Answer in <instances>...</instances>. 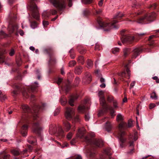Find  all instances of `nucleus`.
Segmentation results:
<instances>
[{
  "label": "nucleus",
  "instance_id": "f257e3e1",
  "mask_svg": "<svg viewBox=\"0 0 159 159\" xmlns=\"http://www.w3.org/2000/svg\"><path fill=\"white\" fill-rule=\"evenodd\" d=\"M52 3L53 6L58 8L60 10L64 9L66 6V0H49ZM69 1L68 6L71 7L72 5V0H68Z\"/></svg>",
  "mask_w": 159,
  "mask_h": 159
},
{
  "label": "nucleus",
  "instance_id": "f03ea898",
  "mask_svg": "<svg viewBox=\"0 0 159 159\" xmlns=\"http://www.w3.org/2000/svg\"><path fill=\"white\" fill-rule=\"evenodd\" d=\"M29 7L30 10L32 12V15L33 17L36 20H39V15L38 8L33 1H31L30 2L29 5Z\"/></svg>",
  "mask_w": 159,
  "mask_h": 159
},
{
  "label": "nucleus",
  "instance_id": "7ed1b4c3",
  "mask_svg": "<svg viewBox=\"0 0 159 159\" xmlns=\"http://www.w3.org/2000/svg\"><path fill=\"white\" fill-rule=\"evenodd\" d=\"M156 14L154 12L146 14L144 16L139 18L137 21L138 23H144L146 21H152L156 17Z\"/></svg>",
  "mask_w": 159,
  "mask_h": 159
},
{
  "label": "nucleus",
  "instance_id": "20e7f679",
  "mask_svg": "<svg viewBox=\"0 0 159 159\" xmlns=\"http://www.w3.org/2000/svg\"><path fill=\"white\" fill-rule=\"evenodd\" d=\"M118 21L116 20H114L112 23H108L101 22V26L102 27L107 28V29L104 30L105 31H108L113 28L117 29L115 24L117 23Z\"/></svg>",
  "mask_w": 159,
  "mask_h": 159
},
{
  "label": "nucleus",
  "instance_id": "39448f33",
  "mask_svg": "<svg viewBox=\"0 0 159 159\" xmlns=\"http://www.w3.org/2000/svg\"><path fill=\"white\" fill-rule=\"evenodd\" d=\"M100 104L104 107V108L107 110L108 109L110 111V113L111 117H114L115 115L114 114L115 111L112 107H108V106L105 104V100L104 97H102L100 98Z\"/></svg>",
  "mask_w": 159,
  "mask_h": 159
},
{
  "label": "nucleus",
  "instance_id": "423d86ee",
  "mask_svg": "<svg viewBox=\"0 0 159 159\" xmlns=\"http://www.w3.org/2000/svg\"><path fill=\"white\" fill-rule=\"evenodd\" d=\"M75 112V110L72 108L70 107H66L65 113V116L66 119L68 120H70L74 115Z\"/></svg>",
  "mask_w": 159,
  "mask_h": 159
},
{
  "label": "nucleus",
  "instance_id": "0eeeda50",
  "mask_svg": "<svg viewBox=\"0 0 159 159\" xmlns=\"http://www.w3.org/2000/svg\"><path fill=\"white\" fill-rule=\"evenodd\" d=\"M134 36L130 35L123 36L121 39L122 43H129L132 42L134 39Z\"/></svg>",
  "mask_w": 159,
  "mask_h": 159
},
{
  "label": "nucleus",
  "instance_id": "6e6552de",
  "mask_svg": "<svg viewBox=\"0 0 159 159\" xmlns=\"http://www.w3.org/2000/svg\"><path fill=\"white\" fill-rule=\"evenodd\" d=\"M120 132L118 134V138L120 140L121 143H120V147L121 148H123L124 146L123 143H124L126 140V139L123 137L125 134L124 131L122 130H120Z\"/></svg>",
  "mask_w": 159,
  "mask_h": 159
},
{
  "label": "nucleus",
  "instance_id": "1a4fd4ad",
  "mask_svg": "<svg viewBox=\"0 0 159 159\" xmlns=\"http://www.w3.org/2000/svg\"><path fill=\"white\" fill-rule=\"evenodd\" d=\"M33 131L36 133L40 134L42 130V128L40 127L38 122L34 123L33 127Z\"/></svg>",
  "mask_w": 159,
  "mask_h": 159
},
{
  "label": "nucleus",
  "instance_id": "9d476101",
  "mask_svg": "<svg viewBox=\"0 0 159 159\" xmlns=\"http://www.w3.org/2000/svg\"><path fill=\"white\" fill-rule=\"evenodd\" d=\"M142 50L140 48H136L133 50V53L132 55V58L135 59L140 54Z\"/></svg>",
  "mask_w": 159,
  "mask_h": 159
},
{
  "label": "nucleus",
  "instance_id": "9b49d317",
  "mask_svg": "<svg viewBox=\"0 0 159 159\" xmlns=\"http://www.w3.org/2000/svg\"><path fill=\"white\" fill-rule=\"evenodd\" d=\"M85 133V129H79L77 134V137L82 139L84 138V135Z\"/></svg>",
  "mask_w": 159,
  "mask_h": 159
},
{
  "label": "nucleus",
  "instance_id": "f8f14e48",
  "mask_svg": "<svg viewBox=\"0 0 159 159\" xmlns=\"http://www.w3.org/2000/svg\"><path fill=\"white\" fill-rule=\"evenodd\" d=\"M28 128V126L26 125H24L21 128V133L24 137L26 136L27 135Z\"/></svg>",
  "mask_w": 159,
  "mask_h": 159
},
{
  "label": "nucleus",
  "instance_id": "ddd939ff",
  "mask_svg": "<svg viewBox=\"0 0 159 159\" xmlns=\"http://www.w3.org/2000/svg\"><path fill=\"white\" fill-rule=\"evenodd\" d=\"M78 96L77 95L71 96L69 101V104L72 106H73L74 102L78 98Z\"/></svg>",
  "mask_w": 159,
  "mask_h": 159
},
{
  "label": "nucleus",
  "instance_id": "4468645a",
  "mask_svg": "<svg viewBox=\"0 0 159 159\" xmlns=\"http://www.w3.org/2000/svg\"><path fill=\"white\" fill-rule=\"evenodd\" d=\"M126 74H127L128 76V78L129 79L130 75V70L128 68L126 69V71H124L122 72L121 74V76L122 78H126Z\"/></svg>",
  "mask_w": 159,
  "mask_h": 159
},
{
  "label": "nucleus",
  "instance_id": "2eb2a0df",
  "mask_svg": "<svg viewBox=\"0 0 159 159\" xmlns=\"http://www.w3.org/2000/svg\"><path fill=\"white\" fill-rule=\"evenodd\" d=\"M93 143L98 147H101L103 145V141L102 140H95Z\"/></svg>",
  "mask_w": 159,
  "mask_h": 159
},
{
  "label": "nucleus",
  "instance_id": "dca6fc26",
  "mask_svg": "<svg viewBox=\"0 0 159 159\" xmlns=\"http://www.w3.org/2000/svg\"><path fill=\"white\" fill-rule=\"evenodd\" d=\"M63 125L65 131L68 132L71 128L70 124L68 122L66 121L64 122Z\"/></svg>",
  "mask_w": 159,
  "mask_h": 159
},
{
  "label": "nucleus",
  "instance_id": "f3484780",
  "mask_svg": "<svg viewBox=\"0 0 159 159\" xmlns=\"http://www.w3.org/2000/svg\"><path fill=\"white\" fill-rule=\"evenodd\" d=\"M7 53V52L5 50H2L0 51V63L4 62L5 57L3 55Z\"/></svg>",
  "mask_w": 159,
  "mask_h": 159
},
{
  "label": "nucleus",
  "instance_id": "a211bd4d",
  "mask_svg": "<svg viewBox=\"0 0 159 159\" xmlns=\"http://www.w3.org/2000/svg\"><path fill=\"white\" fill-rule=\"evenodd\" d=\"M104 152L106 154L109 156V159H114L113 157L111 156V150L110 148H107L106 149L104 150Z\"/></svg>",
  "mask_w": 159,
  "mask_h": 159
},
{
  "label": "nucleus",
  "instance_id": "6ab92c4d",
  "mask_svg": "<svg viewBox=\"0 0 159 159\" xmlns=\"http://www.w3.org/2000/svg\"><path fill=\"white\" fill-rule=\"evenodd\" d=\"M11 153L14 155L18 156L20 154L19 150L18 149H13L11 151Z\"/></svg>",
  "mask_w": 159,
  "mask_h": 159
},
{
  "label": "nucleus",
  "instance_id": "aec40b11",
  "mask_svg": "<svg viewBox=\"0 0 159 159\" xmlns=\"http://www.w3.org/2000/svg\"><path fill=\"white\" fill-rule=\"evenodd\" d=\"M21 108L25 112H29L30 111L29 107L27 105L23 104L22 105Z\"/></svg>",
  "mask_w": 159,
  "mask_h": 159
},
{
  "label": "nucleus",
  "instance_id": "412c9836",
  "mask_svg": "<svg viewBox=\"0 0 159 159\" xmlns=\"http://www.w3.org/2000/svg\"><path fill=\"white\" fill-rule=\"evenodd\" d=\"M126 125V124L124 122H122L120 123L119 126V129L120 130H122L125 129V126Z\"/></svg>",
  "mask_w": 159,
  "mask_h": 159
},
{
  "label": "nucleus",
  "instance_id": "4be33fe9",
  "mask_svg": "<svg viewBox=\"0 0 159 159\" xmlns=\"http://www.w3.org/2000/svg\"><path fill=\"white\" fill-rule=\"evenodd\" d=\"M56 129L55 125H50L49 128V132L51 134H54Z\"/></svg>",
  "mask_w": 159,
  "mask_h": 159
},
{
  "label": "nucleus",
  "instance_id": "5701e85b",
  "mask_svg": "<svg viewBox=\"0 0 159 159\" xmlns=\"http://www.w3.org/2000/svg\"><path fill=\"white\" fill-rule=\"evenodd\" d=\"M82 67L80 66L76 67L75 69V72L76 74H80L82 72Z\"/></svg>",
  "mask_w": 159,
  "mask_h": 159
},
{
  "label": "nucleus",
  "instance_id": "b1692460",
  "mask_svg": "<svg viewBox=\"0 0 159 159\" xmlns=\"http://www.w3.org/2000/svg\"><path fill=\"white\" fill-rule=\"evenodd\" d=\"M7 152L5 151H2L0 152V155L2 154H5L3 157V159H9L10 155L9 154H6Z\"/></svg>",
  "mask_w": 159,
  "mask_h": 159
},
{
  "label": "nucleus",
  "instance_id": "393cba45",
  "mask_svg": "<svg viewBox=\"0 0 159 159\" xmlns=\"http://www.w3.org/2000/svg\"><path fill=\"white\" fill-rule=\"evenodd\" d=\"M78 61L82 64H83L84 63V59L83 56H80L77 59Z\"/></svg>",
  "mask_w": 159,
  "mask_h": 159
},
{
  "label": "nucleus",
  "instance_id": "a878e982",
  "mask_svg": "<svg viewBox=\"0 0 159 159\" xmlns=\"http://www.w3.org/2000/svg\"><path fill=\"white\" fill-rule=\"evenodd\" d=\"M123 52L124 55L126 57L127 56L130 52V49L128 48H125L124 49Z\"/></svg>",
  "mask_w": 159,
  "mask_h": 159
},
{
  "label": "nucleus",
  "instance_id": "bb28decb",
  "mask_svg": "<svg viewBox=\"0 0 159 159\" xmlns=\"http://www.w3.org/2000/svg\"><path fill=\"white\" fill-rule=\"evenodd\" d=\"M87 67L89 68H91L93 66V63L90 60H88L87 62Z\"/></svg>",
  "mask_w": 159,
  "mask_h": 159
},
{
  "label": "nucleus",
  "instance_id": "cd10ccee",
  "mask_svg": "<svg viewBox=\"0 0 159 159\" xmlns=\"http://www.w3.org/2000/svg\"><path fill=\"white\" fill-rule=\"evenodd\" d=\"M150 98L154 100H157V96L155 92H153L151 94Z\"/></svg>",
  "mask_w": 159,
  "mask_h": 159
},
{
  "label": "nucleus",
  "instance_id": "c85d7f7f",
  "mask_svg": "<svg viewBox=\"0 0 159 159\" xmlns=\"http://www.w3.org/2000/svg\"><path fill=\"white\" fill-rule=\"evenodd\" d=\"M105 126L106 130L108 132H109L110 131L109 129L111 128V125L110 123L109 122H107L106 123Z\"/></svg>",
  "mask_w": 159,
  "mask_h": 159
},
{
  "label": "nucleus",
  "instance_id": "c756f323",
  "mask_svg": "<svg viewBox=\"0 0 159 159\" xmlns=\"http://www.w3.org/2000/svg\"><path fill=\"white\" fill-rule=\"evenodd\" d=\"M37 23L35 21H33L31 23L30 26L33 29L36 28L37 27Z\"/></svg>",
  "mask_w": 159,
  "mask_h": 159
},
{
  "label": "nucleus",
  "instance_id": "7c9ffc66",
  "mask_svg": "<svg viewBox=\"0 0 159 159\" xmlns=\"http://www.w3.org/2000/svg\"><path fill=\"white\" fill-rule=\"evenodd\" d=\"M123 119V117L120 114H118L116 117V120L117 121H121Z\"/></svg>",
  "mask_w": 159,
  "mask_h": 159
},
{
  "label": "nucleus",
  "instance_id": "2f4dec72",
  "mask_svg": "<svg viewBox=\"0 0 159 159\" xmlns=\"http://www.w3.org/2000/svg\"><path fill=\"white\" fill-rule=\"evenodd\" d=\"M85 108L84 106H80L78 108V111L79 112H83Z\"/></svg>",
  "mask_w": 159,
  "mask_h": 159
},
{
  "label": "nucleus",
  "instance_id": "473e14b6",
  "mask_svg": "<svg viewBox=\"0 0 159 159\" xmlns=\"http://www.w3.org/2000/svg\"><path fill=\"white\" fill-rule=\"evenodd\" d=\"M76 63L75 61L72 60L69 62V66L71 67H73L76 64Z\"/></svg>",
  "mask_w": 159,
  "mask_h": 159
},
{
  "label": "nucleus",
  "instance_id": "72a5a7b5",
  "mask_svg": "<svg viewBox=\"0 0 159 159\" xmlns=\"http://www.w3.org/2000/svg\"><path fill=\"white\" fill-rule=\"evenodd\" d=\"M42 16L43 18L48 17L49 16L48 12L46 11H44L42 14Z\"/></svg>",
  "mask_w": 159,
  "mask_h": 159
},
{
  "label": "nucleus",
  "instance_id": "f704fd0d",
  "mask_svg": "<svg viewBox=\"0 0 159 159\" xmlns=\"http://www.w3.org/2000/svg\"><path fill=\"white\" fill-rule=\"evenodd\" d=\"M119 51V49L117 48H113L112 50V52L113 54H116Z\"/></svg>",
  "mask_w": 159,
  "mask_h": 159
},
{
  "label": "nucleus",
  "instance_id": "c9c22d12",
  "mask_svg": "<svg viewBox=\"0 0 159 159\" xmlns=\"http://www.w3.org/2000/svg\"><path fill=\"white\" fill-rule=\"evenodd\" d=\"M101 47L98 43H96L95 47V49L96 50H99L101 49Z\"/></svg>",
  "mask_w": 159,
  "mask_h": 159
},
{
  "label": "nucleus",
  "instance_id": "e433bc0d",
  "mask_svg": "<svg viewBox=\"0 0 159 159\" xmlns=\"http://www.w3.org/2000/svg\"><path fill=\"white\" fill-rule=\"evenodd\" d=\"M123 14L122 13L119 12L115 16V18H121L123 16Z\"/></svg>",
  "mask_w": 159,
  "mask_h": 159
},
{
  "label": "nucleus",
  "instance_id": "4c0bfd02",
  "mask_svg": "<svg viewBox=\"0 0 159 159\" xmlns=\"http://www.w3.org/2000/svg\"><path fill=\"white\" fill-rule=\"evenodd\" d=\"M92 2V0H83V2L85 4H88L91 3Z\"/></svg>",
  "mask_w": 159,
  "mask_h": 159
},
{
  "label": "nucleus",
  "instance_id": "58836bf2",
  "mask_svg": "<svg viewBox=\"0 0 159 159\" xmlns=\"http://www.w3.org/2000/svg\"><path fill=\"white\" fill-rule=\"evenodd\" d=\"M128 126L129 127H130L133 126L132 121L131 120L128 121Z\"/></svg>",
  "mask_w": 159,
  "mask_h": 159
},
{
  "label": "nucleus",
  "instance_id": "ea45409f",
  "mask_svg": "<svg viewBox=\"0 0 159 159\" xmlns=\"http://www.w3.org/2000/svg\"><path fill=\"white\" fill-rule=\"evenodd\" d=\"M72 134L71 132H70L67 135V138L68 139H70L72 137Z\"/></svg>",
  "mask_w": 159,
  "mask_h": 159
},
{
  "label": "nucleus",
  "instance_id": "a19ab883",
  "mask_svg": "<svg viewBox=\"0 0 159 159\" xmlns=\"http://www.w3.org/2000/svg\"><path fill=\"white\" fill-rule=\"evenodd\" d=\"M84 140L87 142L89 143L91 142V140L88 136H86L84 138Z\"/></svg>",
  "mask_w": 159,
  "mask_h": 159
},
{
  "label": "nucleus",
  "instance_id": "79ce46f5",
  "mask_svg": "<svg viewBox=\"0 0 159 159\" xmlns=\"http://www.w3.org/2000/svg\"><path fill=\"white\" fill-rule=\"evenodd\" d=\"M135 84V81H132L131 83L130 84V87H129L130 89H131L132 88H133L134 87V86Z\"/></svg>",
  "mask_w": 159,
  "mask_h": 159
},
{
  "label": "nucleus",
  "instance_id": "37998d69",
  "mask_svg": "<svg viewBox=\"0 0 159 159\" xmlns=\"http://www.w3.org/2000/svg\"><path fill=\"white\" fill-rule=\"evenodd\" d=\"M153 79L156 80L157 83H159V79L158 78V77L157 76H155L152 77Z\"/></svg>",
  "mask_w": 159,
  "mask_h": 159
},
{
  "label": "nucleus",
  "instance_id": "c03bdc74",
  "mask_svg": "<svg viewBox=\"0 0 159 159\" xmlns=\"http://www.w3.org/2000/svg\"><path fill=\"white\" fill-rule=\"evenodd\" d=\"M6 98V97L5 96H3L2 94V92L1 91H0V100H5Z\"/></svg>",
  "mask_w": 159,
  "mask_h": 159
},
{
  "label": "nucleus",
  "instance_id": "a18cd8bd",
  "mask_svg": "<svg viewBox=\"0 0 159 159\" xmlns=\"http://www.w3.org/2000/svg\"><path fill=\"white\" fill-rule=\"evenodd\" d=\"M50 13L52 15L56 14L57 13V11L55 10H51L50 11Z\"/></svg>",
  "mask_w": 159,
  "mask_h": 159
},
{
  "label": "nucleus",
  "instance_id": "49530a36",
  "mask_svg": "<svg viewBox=\"0 0 159 159\" xmlns=\"http://www.w3.org/2000/svg\"><path fill=\"white\" fill-rule=\"evenodd\" d=\"M15 53V51L14 50L12 49L11 50L9 54L10 56H13Z\"/></svg>",
  "mask_w": 159,
  "mask_h": 159
},
{
  "label": "nucleus",
  "instance_id": "de8ad7c7",
  "mask_svg": "<svg viewBox=\"0 0 159 159\" xmlns=\"http://www.w3.org/2000/svg\"><path fill=\"white\" fill-rule=\"evenodd\" d=\"M107 100L110 102L113 101V98L112 97H108L107 98Z\"/></svg>",
  "mask_w": 159,
  "mask_h": 159
},
{
  "label": "nucleus",
  "instance_id": "09e8293b",
  "mask_svg": "<svg viewBox=\"0 0 159 159\" xmlns=\"http://www.w3.org/2000/svg\"><path fill=\"white\" fill-rule=\"evenodd\" d=\"M49 24V22L47 21H43V25L44 27L46 26L47 25Z\"/></svg>",
  "mask_w": 159,
  "mask_h": 159
},
{
  "label": "nucleus",
  "instance_id": "8fccbe9b",
  "mask_svg": "<svg viewBox=\"0 0 159 159\" xmlns=\"http://www.w3.org/2000/svg\"><path fill=\"white\" fill-rule=\"evenodd\" d=\"M113 105L115 108H116L118 107V106H117V103L116 101H113Z\"/></svg>",
  "mask_w": 159,
  "mask_h": 159
},
{
  "label": "nucleus",
  "instance_id": "3c124183",
  "mask_svg": "<svg viewBox=\"0 0 159 159\" xmlns=\"http://www.w3.org/2000/svg\"><path fill=\"white\" fill-rule=\"evenodd\" d=\"M90 119V117L89 114L85 115V119L86 121H88Z\"/></svg>",
  "mask_w": 159,
  "mask_h": 159
},
{
  "label": "nucleus",
  "instance_id": "603ef678",
  "mask_svg": "<svg viewBox=\"0 0 159 159\" xmlns=\"http://www.w3.org/2000/svg\"><path fill=\"white\" fill-rule=\"evenodd\" d=\"M38 86H34V85H32L31 87V90L32 91H34L37 87Z\"/></svg>",
  "mask_w": 159,
  "mask_h": 159
},
{
  "label": "nucleus",
  "instance_id": "864d4df0",
  "mask_svg": "<svg viewBox=\"0 0 159 159\" xmlns=\"http://www.w3.org/2000/svg\"><path fill=\"white\" fill-rule=\"evenodd\" d=\"M155 106H156V105L155 104L151 103L149 105V108L150 109H152V108L155 107Z\"/></svg>",
  "mask_w": 159,
  "mask_h": 159
},
{
  "label": "nucleus",
  "instance_id": "5fc2aeb1",
  "mask_svg": "<svg viewBox=\"0 0 159 159\" xmlns=\"http://www.w3.org/2000/svg\"><path fill=\"white\" fill-rule=\"evenodd\" d=\"M59 112V110L58 109H56L55 111L54 112V116H56L57 115Z\"/></svg>",
  "mask_w": 159,
  "mask_h": 159
},
{
  "label": "nucleus",
  "instance_id": "6e6d98bb",
  "mask_svg": "<svg viewBox=\"0 0 159 159\" xmlns=\"http://www.w3.org/2000/svg\"><path fill=\"white\" fill-rule=\"evenodd\" d=\"M61 103L62 105H65L66 103V101L65 100H61Z\"/></svg>",
  "mask_w": 159,
  "mask_h": 159
},
{
  "label": "nucleus",
  "instance_id": "4d7b16f0",
  "mask_svg": "<svg viewBox=\"0 0 159 159\" xmlns=\"http://www.w3.org/2000/svg\"><path fill=\"white\" fill-rule=\"evenodd\" d=\"M6 35L5 33L3 31H0V35L2 36L3 37H4Z\"/></svg>",
  "mask_w": 159,
  "mask_h": 159
},
{
  "label": "nucleus",
  "instance_id": "13d9d810",
  "mask_svg": "<svg viewBox=\"0 0 159 159\" xmlns=\"http://www.w3.org/2000/svg\"><path fill=\"white\" fill-rule=\"evenodd\" d=\"M156 37V36L155 35H152L149 37L148 40H149V41H150V40H151L152 39L154 38H155Z\"/></svg>",
  "mask_w": 159,
  "mask_h": 159
},
{
  "label": "nucleus",
  "instance_id": "bf43d9fd",
  "mask_svg": "<svg viewBox=\"0 0 159 159\" xmlns=\"http://www.w3.org/2000/svg\"><path fill=\"white\" fill-rule=\"evenodd\" d=\"M157 6L156 4L155 3H153L152 5H151L150 7H152L153 9H155L156 8Z\"/></svg>",
  "mask_w": 159,
  "mask_h": 159
},
{
  "label": "nucleus",
  "instance_id": "052dcab7",
  "mask_svg": "<svg viewBox=\"0 0 159 159\" xmlns=\"http://www.w3.org/2000/svg\"><path fill=\"white\" fill-rule=\"evenodd\" d=\"M103 0H100L98 2V5L101 6H102L103 3Z\"/></svg>",
  "mask_w": 159,
  "mask_h": 159
},
{
  "label": "nucleus",
  "instance_id": "680f3d73",
  "mask_svg": "<svg viewBox=\"0 0 159 159\" xmlns=\"http://www.w3.org/2000/svg\"><path fill=\"white\" fill-rule=\"evenodd\" d=\"M100 86L101 88H104L106 87V84L104 83H103L100 85Z\"/></svg>",
  "mask_w": 159,
  "mask_h": 159
},
{
  "label": "nucleus",
  "instance_id": "e2e57ef3",
  "mask_svg": "<svg viewBox=\"0 0 159 159\" xmlns=\"http://www.w3.org/2000/svg\"><path fill=\"white\" fill-rule=\"evenodd\" d=\"M62 81V79L61 78H59L58 79V81H57V84L59 85L60 83Z\"/></svg>",
  "mask_w": 159,
  "mask_h": 159
},
{
  "label": "nucleus",
  "instance_id": "0e129e2a",
  "mask_svg": "<svg viewBox=\"0 0 159 159\" xmlns=\"http://www.w3.org/2000/svg\"><path fill=\"white\" fill-rule=\"evenodd\" d=\"M19 33L20 35L21 36H23L24 34V33L23 30H20Z\"/></svg>",
  "mask_w": 159,
  "mask_h": 159
},
{
  "label": "nucleus",
  "instance_id": "69168bd1",
  "mask_svg": "<svg viewBox=\"0 0 159 159\" xmlns=\"http://www.w3.org/2000/svg\"><path fill=\"white\" fill-rule=\"evenodd\" d=\"M100 81L102 83H104L105 81V79L101 77L100 79Z\"/></svg>",
  "mask_w": 159,
  "mask_h": 159
},
{
  "label": "nucleus",
  "instance_id": "338daca9",
  "mask_svg": "<svg viewBox=\"0 0 159 159\" xmlns=\"http://www.w3.org/2000/svg\"><path fill=\"white\" fill-rule=\"evenodd\" d=\"M103 94V92L102 91H100L98 92V95L99 96L102 95Z\"/></svg>",
  "mask_w": 159,
  "mask_h": 159
},
{
  "label": "nucleus",
  "instance_id": "774afa93",
  "mask_svg": "<svg viewBox=\"0 0 159 159\" xmlns=\"http://www.w3.org/2000/svg\"><path fill=\"white\" fill-rule=\"evenodd\" d=\"M75 159H82V157L78 155L76 157Z\"/></svg>",
  "mask_w": 159,
  "mask_h": 159
}]
</instances>
